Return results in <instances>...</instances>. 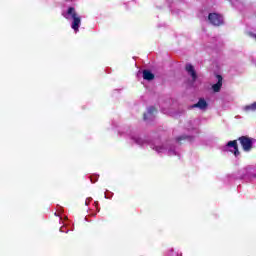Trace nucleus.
Returning <instances> with one entry per match:
<instances>
[{"label":"nucleus","mask_w":256,"mask_h":256,"mask_svg":"<svg viewBox=\"0 0 256 256\" xmlns=\"http://www.w3.org/2000/svg\"><path fill=\"white\" fill-rule=\"evenodd\" d=\"M155 113H157V108L153 106L149 107L147 110V113H144V116H143L144 121H147L149 117H153Z\"/></svg>","instance_id":"6e6552de"},{"label":"nucleus","mask_w":256,"mask_h":256,"mask_svg":"<svg viewBox=\"0 0 256 256\" xmlns=\"http://www.w3.org/2000/svg\"><path fill=\"white\" fill-rule=\"evenodd\" d=\"M209 104H207V101H205V98H200L199 101L192 105V109H201V110H205L207 109Z\"/></svg>","instance_id":"423d86ee"},{"label":"nucleus","mask_w":256,"mask_h":256,"mask_svg":"<svg viewBox=\"0 0 256 256\" xmlns=\"http://www.w3.org/2000/svg\"><path fill=\"white\" fill-rule=\"evenodd\" d=\"M208 20L215 27H219V26L223 25V16H221L217 13H210L208 15Z\"/></svg>","instance_id":"7ed1b4c3"},{"label":"nucleus","mask_w":256,"mask_h":256,"mask_svg":"<svg viewBox=\"0 0 256 256\" xmlns=\"http://www.w3.org/2000/svg\"><path fill=\"white\" fill-rule=\"evenodd\" d=\"M143 79L145 81H153L155 79V74H153L150 70H143Z\"/></svg>","instance_id":"1a4fd4ad"},{"label":"nucleus","mask_w":256,"mask_h":256,"mask_svg":"<svg viewBox=\"0 0 256 256\" xmlns=\"http://www.w3.org/2000/svg\"><path fill=\"white\" fill-rule=\"evenodd\" d=\"M240 145H242L243 151L249 152L253 149V138H249L248 136H241L238 138Z\"/></svg>","instance_id":"f03ea898"},{"label":"nucleus","mask_w":256,"mask_h":256,"mask_svg":"<svg viewBox=\"0 0 256 256\" xmlns=\"http://www.w3.org/2000/svg\"><path fill=\"white\" fill-rule=\"evenodd\" d=\"M193 139V137L191 136H187V135H182L176 138L177 143L181 144V141H191Z\"/></svg>","instance_id":"9b49d317"},{"label":"nucleus","mask_w":256,"mask_h":256,"mask_svg":"<svg viewBox=\"0 0 256 256\" xmlns=\"http://www.w3.org/2000/svg\"><path fill=\"white\" fill-rule=\"evenodd\" d=\"M185 70L192 77L193 81H197V72L195 71V67L192 64H186Z\"/></svg>","instance_id":"39448f33"},{"label":"nucleus","mask_w":256,"mask_h":256,"mask_svg":"<svg viewBox=\"0 0 256 256\" xmlns=\"http://www.w3.org/2000/svg\"><path fill=\"white\" fill-rule=\"evenodd\" d=\"M244 111H245L246 113H251V112L256 111V102H253V103L250 104V105L244 106Z\"/></svg>","instance_id":"9d476101"},{"label":"nucleus","mask_w":256,"mask_h":256,"mask_svg":"<svg viewBox=\"0 0 256 256\" xmlns=\"http://www.w3.org/2000/svg\"><path fill=\"white\" fill-rule=\"evenodd\" d=\"M255 39H256V35H254Z\"/></svg>","instance_id":"f8f14e48"},{"label":"nucleus","mask_w":256,"mask_h":256,"mask_svg":"<svg viewBox=\"0 0 256 256\" xmlns=\"http://www.w3.org/2000/svg\"><path fill=\"white\" fill-rule=\"evenodd\" d=\"M216 79L218 80L216 84L212 85V89L214 93H219L221 91V87H223V76L216 75Z\"/></svg>","instance_id":"20e7f679"},{"label":"nucleus","mask_w":256,"mask_h":256,"mask_svg":"<svg viewBox=\"0 0 256 256\" xmlns=\"http://www.w3.org/2000/svg\"><path fill=\"white\" fill-rule=\"evenodd\" d=\"M226 147H233L234 148L233 154L235 155V157H239V155H241V152H239V145H237V140L229 141L227 143Z\"/></svg>","instance_id":"0eeeda50"},{"label":"nucleus","mask_w":256,"mask_h":256,"mask_svg":"<svg viewBox=\"0 0 256 256\" xmlns=\"http://www.w3.org/2000/svg\"><path fill=\"white\" fill-rule=\"evenodd\" d=\"M65 19H72L71 28L75 33H79V27H81V16L77 13L75 7H69L66 13L62 14Z\"/></svg>","instance_id":"f257e3e1"}]
</instances>
